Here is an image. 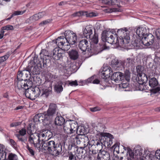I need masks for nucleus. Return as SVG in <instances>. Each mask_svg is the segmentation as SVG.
Segmentation results:
<instances>
[{"mask_svg":"<svg viewBox=\"0 0 160 160\" xmlns=\"http://www.w3.org/2000/svg\"><path fill=\"white\" fill-rule=\"evenodd\" d=\"M64 34L65 38L61 36L55 40H53L52 42L62 50L67 51L70 48V44L73 45L77 42V38L76 33L70 30L66 31Z\"/></svg>","mask_w":160,"mask_h":160,"instance_id":"obj_1","label":"nucleus"},{"mask_svg":"<svg viewBox=\"0 0 160 160\" xmlns=\"http://www.w3.org/2000/svg\"><path fill=\"white\" fill-rule=\"evenodd\" d=\"M57 106L56 104L51 103L48 110L43 113L37 114L34 117L33 121L37 123L42 121L45 125L48 124L52 120L56 113Z\"/></svg>","mask_w":160,"mask_h":160,"instance_id":"obj_2","label":"nucleus"},{"mask_svg":"<svg viewBox=\"0 0 160 160\" xmlns=\"http://www.w3.org/2000/svg\"><path fill=\"white\" fill-rule=\"evenodd\" d=\"M41 140L42 145L41 149L46 151L51 155L57 156L62 151V146L56 143L54 140L51 139L44 140L43 139Z\"/></svg>","mask_w":160,"mask_h":160,"instance_id":"obj_3","label":"nucleus"},{"mask_svg":"<svg viewBox=\"0 0 160 160\" xmlns=\"http://www.w3.org/2000/svg\"><path fill=\"white\" fill-rule=\"evenodd\" d=\"M101 40L103 42V47L105 45V43L106 42L111 44H115L116 46L119 44L117 34L109 31L104 30L102 32Z\"/></svg>","mask_w":160,"mask_h":160,"instance_id":"obj_4","label":"nucleus"},{"mask_svg":"<svg viewBox=\"0 0 160 160\" xmlns=\"http://www.w3.org/2000/svg\"><path fill=\"white\" fill-rule=\"evenodd\" d=\"M129 31L126 28H122L118 30L117 34L120 37V41L117 46H120L123 48L126 47L127 44L130 42Z\"/></svg>","mask_w":160,"mask_h":160,"instance_id":"obj_5","label":"nucleus"},{"mask_svg":"<svg viewBox=\"0 0 160 160\" xmlns=\"http://www.w3.org/2000/svg\"><path fill=\"white\" fill-rule=\"evenodd\" d=\"M30 68H29L28 67L25 69L19 71L17 75V79L28 81L27 79H29L30 77L31 72L33 74H37L38 69L36 68L35 66L32 65L30 66Z\"/></svg>","mask_w":160,"mask_h":160,"instance_id":"obj_6","label":"nucleus"},{"mask_svg":"<svg viewBox=\"0 0 160 160\" xmlns=\"http://www.w3.org/2000/svg\"><path fill=\"white\" fill-rule=\"evenodd\" d=\"M77 123L74 121H67L64 124L63 129L64 132L68 134H71L77 132L79 129H78Z\"/></svg>","mask_w":160,"mask_h":160,"instance_id":"obj_7","label":"nucleus"},{"mask_svg":"<svg viewBox=\"0 0 160 160\" xmlns=\"http://www.w3.org/2000/svg\"><path fill=\"white\" fill-rule=\"evenodd\" d=\"M90 38L91 41L90 50L92 52H98L101 51V49L103 48V43H102V45L99 44V45H98V34L95 32L93 37Z\"/></svg>","mask_w":160,"mask_h":160,"instance_id":"obj_8","label":"nucleus"},{"mask_svg":"<svg viewBox=\"0 0 160 160\" xmlns=\"http://www.w3.org/2000/svg\"><path fill=\"white\" fill-rule=\"evenodd\" d=\"M123 148L125 150H127V160H137L140 158V153L139 149H137L135 150L134 152H132L131 149L128 148H126L124 147Z\"/></svg>","mask_w":160,"mask_h":160,"instance_id":"obj_9","label":"nucleus"},{"mask_svg":"<svg viewBox=\"0 0 160 160\" xmlns=\"http://www.w3.org/2000/svg\"><path fill=\"white\" fill-rule=\"evenodd\" d=\"M42 62L41 61L38 60V59H34L33 60L31 61L29 63V66L30 65H32V63L33 65H35L36 64L38 68H40L42 69H44L47 68L48 66L47 64L49 63L50 60L49 58H47L46 57H44L43 60L41 59Z\"/></svg>","mask_w":160,"mask_h":160,"instance_id":"obj_10","label":"nucleus"},{"mask_svg":"<svg viewBox=\"0 0 160 160\" xmlns=\"http://www.w3.org/2000/svg\"><path fill=\"white\" fill-rule=\"evenodd\" d=\"M31 83L32 82L30 81L17 79L15 82V87L19 89L23 88L26 90L31 86Z\"/></svg>","mask_w":160,"mask_h":160,"instance_id":"obj_11","label":"nucleus"},{"mask_svg":"<svg viewBox=\"0 0 160 160\" xmlns=\"http://www.w3.org/2000/svg\"><path fill=\"white\" fill-rule=\"evenodd\" d=\"M30 135L29 142L30 143L33 144L35 148L40 150L41 145L38 137V133H35Z\"/></svg>","mask_w":160,"mask_h":160,"instance_id":"obj_12","label":"nucleus"},{"mask_svg":"<svg viewBox=\"0 0 160 160\" xmlns=\"http://www.w3.org/2000/svg\"><path fill=\"white\" fill-rule=\"evenodd\" d=\"M137 81L139 86L138 87L139 90H143L144 89L143 85L146 83L148 81L147 75L144 73H142L137 75Z\"/></svg>","mask_w":160,"mask_h":160,"instance_id":"obj_13","label":"nucleus"},{"mask_svg":"<svg viewBox=\"0 0 160 160\" xmlns=\"http://www.w3.org/2000/svg\"><path fill=\"white\" fill-rule=\"evenodd\" d=\"M154 37L151 33H149L142 38V42L145 46H148L153 44L154 42Z\"/></svg>","mask_w":160,"mask_h":160,"instance_id":"obj_14","label":"nucleus"},{"mask_svg":"<svg viewBox=\"0 0 160 160\" xmlns=\"http://www.w3.org/2000/svg\"><path fill=\"white\" fill-rule=\"evenodd\" d=\"M52 90L51 84L49 83H44L42 86L41 96L47 98L51 93Z\"/></svg>","mask_w":160,"mask_h":160,"instance_id":"obj_15","label":"nucleus"},{"mask_svg":"<svg viewBox=\"0 0 160 160\" xmlns=\"http://www.w3.org/2000/svg\"><path fill=\"white\" fill-rule=\"evenodd\" d=\"M149 85L152 88V92L154 93L160 91V88L157 87L158 84V82L155 78H151L149 80Z\"/></svg>","mask_w":160,"mask_h":160,"instance_id":"obj_16","label":"nucleus"},{"mask_svg":"<svg viewBox=\"0 0 160 160\" xmlns=\"http://www.w3.org/2000/svg\"><path fill=\"white\" fill-rule=\"evenodd\" d=\"M124 64L123 61L115 58L112 61L111 66L113 69L119 70L121 68L123 67Z\"/></svg>","mask_w":160,"mask_h":160,"instance_id":"obj_17","label":"nucleus"},{"mask_svg":"<svg viewBox=\"0 0 160 160\" xmlns=\"http://www.w3.org/2000/svg\"><path fill=\"white\" fill-rule=\"evenodd\" d=\"M98 155V160H109L110 159V154L109 152L106 151L102 150Z\"/></svg>","mask_w":160,"mask_h":160,"instance_id":"obj_18","label":"nucleus"},{"mask_svg":"<svg viewBox=\"0 0 160 160\" xmlns=\"http://www.w3.org/2000/svg\"><path fill=\"white\" fill-rule=\"evenodd\" d=\"M68 53L70 58L72 60H75L79 58L78 52L76 49L70 50L68 52Z\"/></svg>","mask_w":160,"mask_h":160,"instance_id":"obj_19","label":"nucleus"},{"mask_svg":"<svg viewBox=\"0 0 160 160\" xmlns=\"http://www.w3.org/2000/svg\"><path fill=\"white\" fill-rule=\"evenodd\" d=\"M111 79L116 82L124 80L123 74L120 72H114L111 76Z\"/></svg>","mask_w":160,"mask_h":160,"instance_id":"obj_20","label":"nucleus"},{"mask_svg":"<svg viewBox=\"0 0 160 160\" xmlns=\"http://www.w3.org/2000/svg\"><path fill=\"white\" fill-rule=\"evenodd\" d=\"M51 56L54 59L58 60L62 58V53L58 48H56L51 54Z\"/></svg>","mask_w":160,"mask_h":160,"instance_id":"obj_21","label":"nucleus"},{"mask_svg":"<svg viewBox=\"0 0 160 160\" xmlns=\"http://www.w3.org/2000/svg\"><path fill=\"white\" fill-rule=\"evenodd\" d=\"M88 45V41L86 39H84L79 42L78 46L81 50L85 52L87 49L89 48Z\"/></svg>","mask_w":160,"mask_h":160,"instance_id":"obj_22","label":"nucleus"},{"mask_svg":"<svg viewBox=\"0 0 160 160\" xmlns=\"http://www.w3.org/2000/svg\"><path fill=\"white\" fill-rule=\"evenodd\" d=\"M137 34L140 37H144L147 34V31L145 27H139L136 31Z\"/></svg>","mask_w":160,"mask_h":160,"instance_id":"obj_23","label":"nucleus"},{"mask_svg":"<svg viewBox=\"0 0 160 160\" xmlns=\"http://www.w3.org/2000/svg\"><path fill=\"white\" fill-rule=\"evenodd\" d=\"M83 34L84 36L87 38H91V35L92 34V28L88 26H86L83 29Z\"/></svg>","mask_w":160,"mask_h":160,"instance_id":"obj_24","label":"nucleus"},{"mask_svg":"<svg viewBox=\"0 0 160 160\" xmlns=\"http://www.w3.org/2000/svg\"><path fill=\"white\" fill-rule=\"evenodd\" d=\"M34 94L32 88L29 87V88L26 89L25 94L27 98L31 100L35 99V98Z\"/></svg>","mask_w":160,"mask_h":160,"instance_id":"obj_25","label":"nucleus"},{"mask_svg":"<svg viewBox=\"0 0 160 160\" xmlns=\"http://www.w3.org/2000/svg\"><path fill=\"white\" fill-rule=\"evenodd\" d=\"M63 84V82L59 81L54 86V90L55 92L57 93H60L63 90L62 85Z\"/></svg>","mask_w":160,"mask_h":160,"instance_id":"obj_26","label":"nucleus"},{"mask_svg":"<svg viewBox=\"0 0 160 160\" xmlns=\"http://www.w3.org/2000/svg\"><path fill=\"white\" fill-rule=\"evenodd\" d=\"M44 15V12H40L30 17L29 18V20L31 22H34L42 18Z\"/></svg>","mask_w":160,"mask_h":160,"instance_id":"obj_27","label":"nucleus"},{"mask_svg":"<svg viewBox=\"0 0 160 160\" xmlns=\"http://www.w3.org/2000/svg\"><path fill=\"white\" fill-rule=\"evenodd\" d=\"M6 148L3 145L0 144V159L4 160L6 159Z\"/></svg>","mask_w":160,"mask_h":160,"instance_id":"obj_28","label":"nucleus"},{"mask_svg":"<svg viewBox=\"0 0 160 160\" xmlns=\"http://www.w3.org/2000/svg\"><path fill=\"white\" fill-rule=\"evenodd\" d=\"M103 2L108 5H116L118 7L120 5L119 2L117 0H103Z\"/></svg>","mask_w":160,"mask_h":160,"instance_id":"obj_29","label":"nucleus"},{"mask_svg":"<svg viewBox=\"0 0 160 160\" xmlns=\"http://www.w3.org/2000/svg\"><path fill=\"white\" fill-rule=\"evenodd\" d=\"M65 121V119L62 117L58 116L55 118V123L56 125L61 126L63 124H64Z\"/></svg>","mask_w":160,"mask_h":160,"instance_id":"obj_30","label":"nucleus"},{"mask_svg":"<svg viewBox=\"0 0 160 160\" xmlns=\"http://www.w3.org/2000/svg\"><path fill=\"white\" fill-rule=\"evenodd\" d=\"M124 63L126 64V66L128 67L132 66L134 64V59L132 58H127Z\"/></svg>","mask_w":160,"mask_h":160,"instance_id":"obj_31","label":"nucleus"},{"mask_svg":"<svg viewBox=\"0 0 160 160\" xmlns=\"http://www.w3.org/2000/svg\"><path fill=\"white\" fill-rule=\"evenodd\" d=\"M111 68L107 66L104 67L103 71L104 72V74L106 75V77H109L110 76V73L112 72V70H111Z\"/></svg>","mask_w":160,"mask_h":160,"instance_id":"obj_32","label":"nucleus"},{"mask_svg":"<svg viewBox=\"0 0 160 160\" xmlns=\"http://www.w3.org/2000/svg\"><path fill=\"white\" fill-rule=\"evenodd\" d=\"M35 98L38 97L40 95L41 92L40 89L38 87L32 88Z\"/></svg>","mask_w":160,"mask_h":160,"instance_id":"obj_33","label":"nucleus"},{"mask_svg":"<svg viewBox=\"0 0 160 160\" xmlns=\"http://www.w3.org/2000/svg\"><path fill=\"white\" fill-rule=\"evenodd\" d=\"M86 13L84 11L77 12L73 14L72 16L73 17H79L85 16V14H86Z\"/></svg>","mask_w":160,"mask_h":160,"instance_id":"obj_34","label":"nucleus"},{"mask_svg":"<svg viewBox=\"0 0 160 160\" xmlns=\"http://www.w3.org/2000/svg\"><path fill=\"white\" fill-rule=\"evenodd\" d=\"M136 69L138 74H139L142 73H144V68L141 65L137 66L136 68Z\"/></svg>","mask_w":160,"mask_h":160,"instance_id":"obj_35","label":"nucleus"},{"mask_svg":"<svg viewBox=\"0 0 160 160\" xmlns=\"http://www.w3.org/2000/svg\"><path fill=\"white\" fill-rule=\"evenodd\" d=\"M45 134L46 140L51 139V138L52 137V133L50 130H45Z\"/></svg>","mask_w":160,"mask_h":160,"instance_id":"obj_36","label":"nucleus"},{"mask_svg":"<svg viewBox=\"0 0 160 160\" xmlns=\"http://www.w3.org/2000/svg\"><path fill=\"white\" fill-rule=\"evenodd\" d=\"M95 148L98 151H99L100 152L102 151V143L99 141H98L95 145Z\"/></svg>","mask_w":160,"mask_h":160,"instance_id":"obj_37","label":"nucleus"},{"mask_svg":"<svg viewBox=\"0 0 160 160\" xmlns=\"http://www.w3.org/2000/svg\"><path fill=\"white\" fill-rule=\"evenodd\" d=\"M8 160H17V156L14 154L12 153H9Z\"/></svg>","mask_w":160,"mask_h":160,"instance_id":"obj_38","label":"nucleus"},{"mask_svg":"<svg viewBox=\"0 0 160 160\" xmlns=\"http://www.w3.org/2000/svg\"><path fill=\"white\" fill-rule=\"evenodd\" d=\"M38 135L40 141H42V139H43H43L44 138L46 140L45 130L42 131V132L38 133Z\"/></svg>","mask_w":160,"mask_h":160,"instance_id":"obj_39","label":"nucleus"},{"mask_svg":"<svg viewBox=\"0 0 160 160\" xmlns=\"http://www.w3.org/2000/svg\"><path fill=\"white\" fill-rule=\"evenodd\" d=\"M26 11V10L23 11H17L14 12L13 14L11 15V17H12L13 16L16 15H22Z\"/></svg>","mask_w":160,"mask_h":160,"instance_id":"obj_40","label":"nucleus"},{"mask_svg":"<svg viewBox=\"0 0 160 160\" xmlns=\"http://www.w3.org/2000/svg\"><path fill=\"white\" fill-rule=\"evenodd\" d=\"M16 137L18 138L19 141L25 143L27 141V138L24 136H22L20 135H16Z\"/></svg>","mask_w":160,"mask_h":160,"instance_id":"obj_41","label":"nucleus"},{"mask_svg":"<svg viewBox=\"0 0 160 160\" xmlns=\"http://www.w3.org/2000/svg\"><path fill=\"white\" fill-rule=\"evenodd\" d=\"M86 12L85 15L87 17H96L98 15V14L97 13L95 12H91L88 13L87 12Z\"/></svg>","mask_w":160,"mask_h":160,"instance_id":"obj_42","label":"nucleus"},{"mask_svg":"<svg viewBox=\"0 0 160 160\" xmlns=\"http://www.w3.org/2000/svg\"><path fill=\"white\" fill-rule=\"evenodd\" d=\"M32 132L33 131L32 130V125L31 123L29 124L27 128V132L28 134H32Z\"/></svg>","mask_w":160,"mask_h":160,"instance_id":"obj_43","label":"nucleus"},{"mask_svg":"<svg viewBox=\"0 0 160 160\" xmlns=\"http://www.w3.org/2000/svg\"><path fill=\"white\" fill-rule=\"evenodd\" d=\"M124 80L125 79L128 82H129L130 79V75L129 72L128 71L126 72L123 75Z\"/></svg>","mask_w":160,"mask_h":160,"instance_id":"obj_44","label":"nucleus"},{"mask_svg":"<svg viewBox=\"0 0 160 160\" xmlns=\"http://www.w3.org/2000/svg\"><path fill=\"white\" fill-rule=\"evenodd\" d=\"M128 86V83L125 82L124 83H122L119 84V87L121 89L126 88Z\"/></svg>","mask_w":160,"mask_h":160,"instance_id":"obj_45","label":"nucleus"},{"mask_svg":"<svg viewBox=\"0 0 160 160\" xmlns=\"http://www.w3.org/2000/svg\"><path fill=\"white\" fill-rule=\"evenodd\" d=\"M14 29L12 25H8L2 28V30H12Z\"/></svg>","mask_w":160,"mask_h":160,"instance_id":"obj_46","label":"nucleus"},{"mask_svg":"<svg viewBox=\"0 0 160 160\" xmlns=\"http://www.w3.org/2000/svg\"><path fill=\"white\" fill-rule=\"evenodd\" d=\"M9 55H6L0 57V64L8 59Z\"/></svg>","mask_w":160,"mask_h":160,"instance_id":"obj_47","label":"nucleus"},{"mask_svg":"<svg viewBox=\"0 0 160 160\" xmlns=\"http://www.w3.org/2000/svg\"><path fill=\"white\" fill-rule=\"evenodd\" d=\"M98 134H99L101 136L103 137H112V135L110 134L109 133L101 132H99Z\"/></svg>","mask_w":160,"mask_h":160,"instance_id":"obj_48","label":"nucleus"},{"mask_svg":"<svg viewBox=\"0 0 160 160\" xmlns=\"http://www.w3.org/2000/svg\"><path fill=\"white\" fill-rule=\"evenodd\" d=\"M26 134V130L25 128H22L19 131V134L17 135H20L24 136Z\"/></svg>","mask_w":160,"mask_h":160,"instance_id":"obj_49","label":"nucleus"},{"mask_svg":"<svg viewBox=\"0 0 160 160\" xmlns=\"http://www.w3.org/2000/svg\"><path fill=\"white\" fill-rule=\"evenodd\" d=\"M68 157L70 160H76V157L75 155L70 152L69 154Z\"/></svg>","mask_w":160,"mask_h":160,"instance_id":"obj_50","label":"nucleus"},{"mask_svg":"<svg viewBox=\"0 0 160 160\" xmlns=\"http://www.w3.org/2000/svg\"><path fill=\"white\" fill-rule=\"evenodd\" d=\"M27 149L29 151L30 153L32 156H34V152L33 150L28 145H27Z\"/></svg>","mask_w":160,"mask_h":160,"instance_id":"obj_51","label":"nucleus"},{"mask_svg":"<svg viewBox=\"0 0 160 160\" xmlns=\"http://www.w3.org/2000/svg\"><path fill=\"white\" fill-rule=\"evenodd\" d=\"M101 75L102 78L104 79L105 81H107V79H108V78L106 77V75L104 74V72L103 71L101 72Z\"/></svg>","mask_w":160,"mask_h":160,"instance_id":"obj_52","label":"nucleus"},{"mask_svg":"<svg viewBox=\"0 0 160 160\" xmlns=\"http://www.w3.org/2000/svg\"><path fill=\"white\" fill-rule=\"evenodd\" d=\"M43 53L44 55L45 56L44 57H47L48 58H49V55L48 52L46 50H42V52L40 53Z\"/></svg>","mask_w":160,"mask_h":160,"instance_id":"obj_53","label":"nucleus"},{"mask_svg":"<svg viewBox=\"0 0 160 160\" xmlns=\"http://www.w3.org/2000/svg\"><path fill=\"white\" fill-rule=\"evenodd\" d=\"M119 11L118 10V9L116 8H112L108 9L107 12L109 13H111L114 12H116Z\"/></svg>","mask_w":160,"mask_h":160,"instance_id":"obj_54","label":"nucleus"},{"mask_svg":"<svg viewBox=\"0 0 160 160\" xmlns=\"http://www.w3.org/2000/svg\"><path fill=\"white\" fill-rule=\"evenodd\" d=\"M20 122H16L11 123L10 125V127H14L18 126L20 124Z\"/></svg>","mask_w":160,"mask_h":160,"instance_id":"obj_55","label":"nucleus"},{"mask_svg":"<svg viewBox=\"0 0 160 160\" xmlns=\"http://www.w3.org/2000/svg\"><path fill=\"white\" fill-rule=\"evenodd\" d=\"M50 22V20H47L45 21H44L40 23V25L41 26H43L44 25H46L49 23Z\"/></svg>","mask_w":160,"mask_h":160,"instance_id":"obj_56","label":"nucleus"},{"mask_svg":"<svg viewBox=\"0 0 160 160\" xmlns=\"http://www.w3.org/2000/svg\"><path fill=\"white\" fill-rule=\"evenodd\" d=\"M69 84L71 86H78V84L77 83V81L76 80H75L74 81H72L71 82L69 83Z\"/></svg>","mask_w":160,"mask_h":160,"instance_id":"obj_57","label":"nucleus"},{"mask_svg":"<svg viewBox=\"0 0 160 160\" xmlns=\"http://www.w3.org/2000/svg\"><path fill=\"white\" fill-rule=\"evenodd\" d=\"M155 156L156 157L159 159H160V150H157L156 151Z\"/></svg>","mask_w":160,"mask_h":160,"instance_id":"obj_58","label":"nucleus"},{"mask_svg":"<svg viewBox=\"0 0 160 160\" xmlns=\"http://www.w3.org/2000/svg\"><path fill=\"white\" fill-rule=\"evenodd\" d=\"M156 35L157 38L160 39V28L156 30Z\"/></svg>","mask_w":160,"mask_h":160,"instance_id":"obj_59","label":"nucleus"},{"mask_svg":"<svg viewBox=\"0 0 160 160\" xmlns=\"http://www.w3.org/2000/svg\"><path fill=\"white\" fill-rule=\"evenodd\" d=\"M98 151H97V150L96 149L95 150H92V152L93 154V155L94 157H96L97 156L98 157V155L99 153H98Z\"/></svg>","mask_w":160,"mask_h":160,"instance_id":"obj_60","label":"nucleus"},{"mask_svg":"<svg viewBox=\"0 0 160 160\" xmlns=\"http://www.w3.org/2000/svg\"><path fill=\"white\" fill-rule=\"evenodd\" d=\"M90 110L92 112H94L98 111H99L100 110V109L98 107H96L93 108H90Z\"/></svg>","mask_w":160,"mask_h":160,"instance_id":"obj_61","label":"nucleus"},{"mask_svg":"<svg viewBox=\"0 0 160 160\" xmlns=\"http://www.w3.org/2000/svg\"><path fill=\"white\" fill-rule=\"evenodd\" d=\"M119 147V146L118 143H116L113 146V147L114 148V151H116V152H117V150L118 149Z\"/></svg>","mask_w":160,"mask_h":160,"instance_id":"obj_62","label":"nucleus"},{"mask_svg":"<svg viewBox=\"0 0 160 160\" xmlns=\"http://www.w3.org/2000/svg\"><path fill=\"white\" fill-rule=\"evenodd\" d=\"M32 130H33V132L35 131L36 130L37 128V125L36 124H34L32 123Z\"/></svg>","mask_w":160,"mask_h":160,"instance_id":"obj_63","label":"nucleus"},{"mask_svg":"<svg viewBox=\"0 0 160 160\" xmlns=\"http://www.w3.org/2000/svg\"><path fill=\"white\" fill-rule=\"evenodd\" d=\"M10 142L12 145L14 147H15L16 145V143L14 140L10 139Z\"/></svg>","mask_w":160,"mask_h":160,"instance_id":"obj_64","label":"nucleus"}]
</instances>
